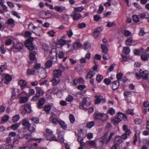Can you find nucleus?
Masks as SVG:
<instances>
[{
    "label": "nucleus",
    "instance_id": "nucleus-21",
    "mask_svg": "<svg viewBox=\"0 0 149 149\" xmlns=\"http://www.w3.org/2000/svg\"><path fill=\"white\" fill-rule=\"evenodd\" d=\"M119 82L116 81L112 82V88L113 90L117 89L119 86Z\"/></svg>",
    "mask_w": 149,
    "mask_h": 149
},
{
    "label": "nucleus",
    "instance_id": "nucleus-11",
    "mask_svg": "<svg viewBox=\"0 0 149 149\" xmlns=\"http://www.w3.org/2000/svg\"><path fill=\"white\" fill-rule=\"evenodd\" d=\"M71 16L74 21L78 20L81 17V15L79 13L76 12H73L72 14H71Z\"/></svg>",
    "mask_w": 149,
    "mask_h": 149
},
{
    "label": "nucleus",
    "instance_id": "nucleus-18",
    "mask_svg": "<svg viewBox=\"0 0 149 149\" xmlns=\"http://www.w3.org/2000/svg\"><path fill=\"white\" fill-rule=\"evenodd\" d=\"M95 72L90 71L87 74L86 76V79H91L95 74Z\"/></svg>",
    "mask_w": 149,
    "mask_h": 149
},
{
    "label": "nucleus",
    "instance_id": "nucleus-14",
    "mask_svg": "<svg viewBox=\"0 0 149 149\" xmlns=\"http://www.w3.org/2000/svg\"><path fill=\"white\" fill-rule=\"evenodd\" d=\"M53 73L54 77L58 78L61 75L62 72L60 70H56L53 71Z\"/></svg>",
    "mask_w": 149,
    "mask_h": 149
},
{
    "label": "nucleus",
    "instance_id": "nucleus-60",
    "mask_svg": "<svg viewBox=\"0 0 149 149\" xmlns=\"http://www.w3.org/2000/svg\"><path fill=\"white\" fill-rule=\"evenodd\" d=\"M118 115H120L121 116V117H122V118L123 120L124 121H126L127 120V117L124 114H123L121 112H118Z\"/></svg>",
    "mask_w": 149,
    "mask_h": 149
},
{
    "label": "nucleus",
    "instance_id": "nucleus-31",
    "mask_svg": "<svg viewBox=\"0 0 149 149\" xmlns=\"http://www.w3.org/2000/svg\"><path fill=\"white\" fill-rule=\"evenodd\" d=\"M28 98L26 97H22L20 98L19 101L21 103H24L26 102Z\"/></svg>",
    "mask_w": 149,
    "mask_h": 149
},
{
    "label": "nucleus",
    "instance_id": "nucleus-41",
    "mask_svg": "<svg viewBox=\"0 0 149 149\" xmlns=\"http://www.w3.org/2000/svg\"><path fill=\"white\" fill-rule=\"evenodd\" d=\"M95 125V122L93 121L88 122L87 123L86 126L88 128H91Z\"/></svg>",
    "mask_w": 149,
    "mask_h": 149
},
{
    "label": "nucleus",
    "instance_id": "nucleus-9",
    "mask_svg": "<svg viewBox=\"0 0 149 149\" xmlns=\"http://www.w3.org/2000/svg\"><path fill=\"white\" fill-rule=\"evenodd\" d=\"M139 73L141 75L144 79H146L148 76V72L146 70H142L141 69L139 70Z\"/></svg>",
    "mask_w": 149,
    "mask_h": 149
},
{
    "label": "nucleus",
    "instance_id": "nucleus-64",
    "mask_svg": "<svg viewBox=\"0 0 149 149\" xmlns=\"http://www.w3.org/2000/svg\"><path fill=\"white\" fill-rule=\"evenodd\" d=\"M5 79L8 82L10 81L12 79V77L8 74H7L5 76Z\"/></svg>",
    "mask_w": 149,
    "mask_h": 149
},
{
    "label": "nucleus",
    "instance_id": "nucleus-34",
    "mask_svg": "<svg viewBox=\"0 0 149 149\" xmlns=\"http://www.w3.org/2000/svg\"><path fill=\"white\" fill-rule=\"evenodd\" d=\"M108 118V116L105 114L101 113V120L103 121L106 120Z\"/></svg>",
    "mask_w": 149,
    "mask_h": 149
},
{
    "label": "nucleus",
    "instance_id": "nucleus-27",
    "mask_svg": "<svg viewBox=\"0 0 149 149\" xmlns=\"http://www.w3.org/2000/svg\"><path fill=\"white\" fill-rule=\"evenodd\" d=\"M44 93V91L41 88H38L36 89V94L39 97L40 96L42 95Z\"/></svg>",
    "mask_w": 149,
    "mask_h": 149
},
{
    "label": "nucleus",
    "instance_id": "nucleus-46",
    "mask_svg": "<svg viewBox=\"0 0 149 149\" xmlns=\"http://www.w3.org/2000/svg\"><path fill=\"white\" fill-rule=\"evenodd\" d=\"M22 124L24 126L28 127L30 123L28 121L26 120H23L22 121Z\"/></svg>",
    "mask_w": 149,
    "mask_h": 149
},
{
    "label": "nucleus",
    "instance_id": "nucleus-7",
    "mask_svg": "<svg viewBox=\"0 0 149 149\" xmlns=\"http://www.w3.org/2000/svg\"><path fill=\"white\" fill-rule=\"evenodd\" d=\"M50 57L52 59H54L57 57V52L56 48H53L52 49L49 53Z\"/></svg>",
    "mask_w": 149,
    "mask_h": 149
},
{
    "label": "nucleus",
    "instance_id": "nucleus-35",
    "mask_svg": "<svg viewBox=\"0 0 149 149\" xmlns=\"http://www.w3.org/2000/svg\"><path fill=\"white\" fill-rule=\"evenodd\" d=\"M84 9V8L82 6L74 8V11L73 12H80Z\"/></svg>",
    "mask_w": 149,
    "mask_h": 149
},
{
    "label": "nucleus",
    "instance_id": "nucleus-45",
    "mask_svg": "<svg viewBox=\"0 0 149 149\" xmlns=\"http://www.w3.org/2000/svg\"><path fill=\"white\" fill-rule=\"evenodd\" d=\"M50 121L52 123L54 124H57L58 123H59L58 120L56 118H53L52 119H49Z\"/></svg>",
    "mask_w": 149,
    "mask_h": 149
},
{
    "label": "nucleus",
    "instance_id": "nucleus-29",
    "mask_svg": "<svg viewBox=\"0 0 149 149\" xmlns=\"http://www.w3.org/2000/svg\"><path fill=\"white\" fill-rule=\"evenodd\" d=\"M82 44L79 42H76L73 45V47L75 50L78 49V48L81 47Z\"/></svg>",
    "mask_w": 149,
    "mask_h": 149
},
{
    "label": "nucleus",
    "instance_id": "nucleus-10",
    "mask_svg": "<svg viewBox=\"0 0 149 149\" xmlns=\"http://www.w3.org/2000/svg\"><path fill=\"white\" fill-rule=\"evenodd\" d=\"M45 102V99L44 98H40L37 103V108L39 109H41L42 106L44 104Z\"/></svg>",
    "mask_w": 149,
    "mask_h": 149
},
{
    "label": "nucleus",
    "instance_id": "nucleus-48",
    "mask_svg": "<svg viewBox=\"0 0 149 149\" xmlns=\"http://www.w3.org/2000/svg\"><path fill=\"white\" fill-rule=\"evenodd\" d=\"M115 111L112 108H110L108 110V113L111 115H113L115 113Z\"/></svg>",
    "mask_w": 149,
    "mask_h": 149
},
{
    "label": "nucleus",
    "instance_id": "nucleus-54",
    "mask_svg": "<svg viewBox=\"0 0 149 149\" xmlns=\"http://www.w3.org/2000/svg\"><path fill=\"white\" fill-rule=\"evenodd\" d=\"M52 62L51 60H48L47 61L46 63V67L47 68H49L52 65Z\"/></svg>",
    "mask_w": 149,
    "mask_h": 149
},
{
    "label": "nucleus",
    "instance_id": "nucleus-19",
    "mask_svg": "<svg viewBox=\"0 0 149 149\" xmlns=\"http://www.w3.org/2000/svg\"><path fill=\"white\" fill-rule=\"evenodd\" d=\"M24 109L26 112L27 113H30L31 112V108L30 105L26 104L24 105Z\"/></svg>",
    "mask_w": 149,
    "mask_h": 149
},
{
    "label": "nucleus",
    "instance_id": "nucleus-15",
    "mask_svg": "<svg viewBox=\"0 0 149 149\" xmlns=\"http://www.w3.org/2000/svg\"><path fill=\"white\" fill-rule=\"evenodd\" d=\"M23 44L20 43L18 42L15 45L13 46V48L18 50H19L22 49L23 47Z\"/></svg>",
    "mask_w": 149,
    "mask_h": 149
},
{
    "label": "nucleus",
    "instance_id": "nucleus-61",
    "mask_svg": "<svg viewBox=\"0 0 149 149\" xmlns=\"http://www.w3.org/2000/svg\"><path fill=\"white\" fill-rule=\"evenodd\" d=\"M133 20L135 22H139V19L138 16L136 15H134L132 16Z\"/></svg>",
    "mask_w": 149,
    "mask_h": 149
},
{
    "label": "nucleus",
    "instance_id": "nucleus-52",
    "mask_svg": "<svg viewBox=\"0 0 149 149\" xmlns=\"http://www.w3.org/2000/svg\"><path fill=\"white\" fill-rule=\"evenodd\" d=\"M123 52L126 54H127L130 52V49L128 47H124L123 49Z\"/></svg>",
    "mask_w": 149,
    "mask_h": 149
},
{
    "label": "nucleus",
    "instance_id": "nucleus-55",
    "mask_svg": "<svg viewBox=\"0 0 149 149\" xmlns=\"http://www.w3.org/2000/svg\"><path fill=\"white\" fill-rule=\"evenodd\" d=\"M88 143L90 146H94L95 147L97 146L95 144V142L94 141V140H91L89 141H88Z\"/></svg>",
    "mask_w": 149,
    "mask_h": 149
},
{
    "label": "nucleus",
    "instance_id": "nucleus-5",
    "mask_svg": "<svg viewBox=\"0 0 149 149\" xmlns=\"http://www.w3.org/2000/svg\"><path fill=\"white\" fill-rule=\"evenodd\" d=\"M38 72L40 77L42 79H45L46 77L47 74L45 69L41 68L39 69Z\"/></svg>",
    "mask_w": 149,
    "mask_h": 149
},
{
    "label": "nucleus",
    "instance_id": "nucleus-1",
    "mask_svg": "<svg viewBox=\"0 0 149 149\" xmlns=\"http://www.w3.org/2000/svg\"><path fill=\"white\" fill-rule=\"evenodd\" d=\"M91 99L88 97H83L82 100L79 104V107L80 109L84 110H87V109L84 107L85 105L87 107L89 106L91 103Z\"/></svg>",
    "mask_w": 149,
    "mask_h": 149
},
{
    "label": "nucleus",
    "instance_id": "nucleus-30",
    "mask_svg": "<svg viewBox=\"0 0 149 149\" xmlns=\"http://www.w3.org/2000/svg\"><path fill=\"white\" fill-rule=\"evenodd\" d=\"M58 78H57L54 77L53 78L52 80V81L53 82L52 85L53 86H56L60 82V80Z\"/></svg>",
    "mask_w": 149,
    "mask_h": 149
},
{
    "label": "nucleus",
    "instance_id": "nucleus-24",
    "mask_svg": "<svg viewBox=\"0 0 149 149\" xmlns=\"http://www.w3.org/2000/svg\"><path fill=\"white\" fill-rule=\"evenodd\" d=\"M59 124L61 127L64 130H65L67 127V125L65 123L63 120L59 121Z\"/></svg>",
    "mask_w": 149,
    "mask_h": 149
},
{
    "label": "nucleus",
    "instance_id": "nucleus-12",
    "mask_svg": "<svg viewBox=\"0 0 149 149\" xmlns=\"http://www.w3.org/2000/svg\"><path fill=\"white\" fill-rule=\"evenodd\" d=\"M110 140H100L99 143L100 144L99 147H97V149H100L103 145L106 146L110 142Z\"/></svg>",
    "mask_w": 149,
    "mask_h": 149
},
{
    "label": "nucleus",
    "instance_id": "nucleus-38",
    "mask_svg": "<svg viewBox=\"0 0 149 149\" xmlns=\"http://www.w3.org/2000/svg\"><path fill=\"white\" fill-rule=\"evenodd\" d=\"M107 46H106L105 45L102 44H101V48L103 53H107L108 49L107 47Z\"/></svg>",
    "mask_w": 149,
    "mask_h": 149
},
{
    "label": "nucleus",
    "instance_id": "nucleus-16",
    "mask_svg": "<svg viewBox=\"0 0 149 149\" xmlns=\"http://www.w3.org/2000/svg\"><path fill=\"white\" fill-rule=\"evenodd\" d=\"M100 28L99 27H98L95 29L93 32V35L94 37L96 38L98 37L100 34Z\"/></svg>",
    "mask_w": 149,
    "mask_h": 149
},
{
    "label": "nucleus",
    "instance_id": "nucleus-58",
    "mask_svg": "<svg viewBox=\"0 0 149 149\" xmlns=\"http://www.w3.org/2000/svg\"><path fill=\"white\" fill-rule=\"evenodd\" d=\"M103 58L105 60H107L109 59V56L107 53H104L103 56Z\"/></svg>",
    "mask_w": 149,
    "mask_h": 149
},
{
    "label": "nucleus",
    "instance_id": "nucleus-49",
    "mask_svg": "<svg viewBox=\"0 0 149 149\" xmlns=\"http://www.w3.org/2000/svg\"><path fill=\"white\" fill-rule=\"evenodd\" d=\"M103 79V77L102 75L99 74L97 75L96 79L98 82H100Z\"/></svg>",
    "mask_w": 149,
    "mask_h": 149
},
{
    "label": "nucleus",
    "instance_id": "nucleus-2",
    "mask_svg": "<svg viewBox=\"0 0 149 149\" xmlns=\"http://www.w3.org/2000/svg\"><path fill=\"white\" fill-rule=\"evenodd\" d=\"M33 40V38L32 37H30L29 38L26 40L25 43L26 47L29 50H32L34 49V46L32 43Z\"/></svg>",
    "mask_w": 149,
    "mask_h": 149
},
{
    "label": "nucleus",
    "instance_id": "nucleus-56",
    "mask_svg": "<svg viewBox=\"0 0 149 149\" xmlns=\"http://www.w3.org/2000/svg\"><path fill=\"white\" fill-rule=\"evenodd\" d=\"M19 125V123L14 124L11 126V128L14 130H16L17 129Z\"/></svg>",
    "mask_w": 149,
    "mask_h": 149
},
{
    "label": "nucleus",
    "instance_id": "nucleus-20",
    "mask_svg": "<svg viewBox=\"0 0 149 149\" xmlns=\"http://www.w3.org/2000/svg\"><path fill=\"white\" fill-rule=\"evenodd\" d=\"M36 54V52L35 51L31 52L29 56L30 59L32 60H35L36 58L35 56Z\"/></svg>",
    "mask_w": 149,
    "mask_h": 149
},
{
    "label": "nucleus",
    "instance_id": "nucleus-26",
    "mask_svg": "<svg viewBox=\"0 0 149 149\" xmlns=\"http://www.w3.org/2000/svg\"><path fill=\"white\" fill-rule=\"evenodd\" d=\"M18 84L21 87H25L26 85L27 82L24 80H21L19 81Z\"/></svg>",
    "mask_w": 149,
    "mask_h": 149
},
{
    "label": "nucleus",
    "instance_id": "nucleus-51",
    "mask_svg": "<svg viewBox=\"0 0 149 149\" xmlns=\"http://www.w3.org/2000/svg\"><path fill=\"white\" fill-rule=\"evenodd\" d=\"M84 45L85 47V50H88L91 48V45L88 42H86V43H84Z\"/></svg>",
    "mask_w": 149,
    "mask_h": 149
},
{
    "label": "nucleus",
    "instance_id": "nucleus-3",
    "mask_svg": "<svg viewBox=\"0 0 149 149\" xmlns=\"http://www.w3.org/2000/svg\"><path fill=\"white\" fill-rule=\"evenodd\" d=\"M33 40V38L32 37H30L29 38L26 40L25 43L26 47L29 50H32L34 49V46L32 43Z\"/></svg>",
    "mask_w": 149,
    "mask_h": 149
},
{
    "label": "nucleus",
    "instance_id": "nucleus-25",
    "mask_svg": "<svg viewBox=\"0 0 149 149\" xmlns=\"http://www.w3.org/2000/svg\"><path fill=\"white\" fill-rule=\"evenodd\" d=\"M96 99L95 100V104H98L101 102V100L102 99V96H95Z\"/></svg>",
    "mask_w": 149,
    "mask_h": 149
},
{
    "label": "nucleus",
    "instance_id": "nucleus-43",
    "mask_svg": "<svg viewBox=\"0 0 149 149\" xmlns=\"http://www.w3.org/2000/svg\"><path fill=\"white\" fill-rule=\"evenodd\" d=\"M84 82V81L82 78H80L79 79H75L74 81V84L76 85L77 84V82H79L80 83H83Z\"/></svg>",
    "mask_w": 149,
    "mask_h": 149
},
{
    "label": "nucleus",
    "instance_id": "nucleus-17",
    "mask_svg": "<svg viewBox=\"0 0 149 149\" xmlns=\"http://www.w3.org/2000/svg\"><path fill=\"white\" fill-rule=\"evenodd\" d=\"M131 133L130 130H127L126 131L125 133L121 136L120 139H126L127 137L128 136H129Z\"/></svg>",
    "mask_w": 149,
    "mask_h": 149
},
{
    "label": "nucleus",
    "instance_id": "nucleus-28",
    "mask_svg": "<svg viewBox=\"0 0 149 149\" xmlns=\"http://www.w3.org/2000/svg\"><path fill=\"white\" fill-rule=\"evenodd\" d=\"M42 15V17L43 18H47L51 16V14L50 13L47 12H43L41 13V15Z\"/></svg>",
    "mask_w": 149,
    "mask_h": 149
},
{
    "label": "nucleus",
    "instance_id": "nucleus-53",
    "mask_svg": "<svg viewBox=\"0 0 149 149\" xmlns=\"http://www.w3.org/2000/svg\"><path fill=\"white\" fill-rule=\"evenodd\" d=\"M31 120L33 123L35 124H38L39 122V119L36 117L31 118Z\"/></svg>",
    "mask_w": 149,
    "mask_h": 149
},
{
    "label": "nucleus",
    "instance_id": "nucleus-32",
    "mask_svg": "<svg viewBox=\"0 0 149 149\" xmlns=\"http://www.w3.org/2000/svg\"><path fill=\"white\" fill-rule=\"evenodd\" d=\"M139 17L142 19L148 18L149 17L148 14L147 13H140L139 15Z\"/></svg>",
    "mask_w": 149,
    "mask_h": 149
},
{
    "label": "nucleus",
    "instance_id": "nucleus-50",
    "mask_svg": "<svg viewBox=\"0 0 149 149\" xmlns=\"http://www.w3.org/2000/svg\"><path fill=\"white\" fill-rule=\"evenodd\" d=\"M66 43V41L62 39H60L58 42V45H63Z\"/></svg>",
    "mask_w": 149,
    "mask_h": 149
},
{
    "label": "nucleus",
    "instance_id": "nucleus-57",
    "mask_svg": "<svg viewBox=\"0 0 149 149\" xmlns=\"http://www.w3.org/2000/svg\"><path fill=\"white\" fill-rule=\"evenodd\" d=\"M93 18L95 21L98 22L101 19V17L99 15H97L94 16Z\"/></svg>",
    "mask_w": 149,
    "mask_h": 149
},
{
    "label": "nucleus",
    "instance_id": "nucleus-36",
    "mask_svg": "<svg viewBox=\"0 0 149 149\" xmlns=\"http://www.w3.org/2000/svg\"><path fill=\"white\" fill-rule=\"evenodd\" d=\"M77 141L80 143V146L78 149H84L85 146V144L83 142V140Z\"/></svg>",
    "mask_w": 149,
    "mask_h": 149
},
{
    "label": "nucleus",
    "instance_id": "nucleus-44",
    "mask_svg": "<svg viewBox=\"0 0 149 149\" xmlns=\"http://www.w3.org/2000/svg\"><path fill=\"white\" fill-rule=\"evenodd\" d=\"M51 109V106L49 105H46L45 106L44 110L47 112V113H49V112Z\"/></svg>",
    "mask_w": 149,
    "mask_h": 149
},
{
    "label": "nucleus",
    "instance_id": "nucleus-59",
    "mask_svg": "<svg viewBox=\"0 0 149 149\" xmlns=\"http://www.w3.org/2000/svg\"><path fill=\"white\" fill-rule=\"evenodd\" d=\"M73 100V97L70 95H68L67 96V97L66 98V101L70 102H71Z\"/></svg>",
    "mask_w": 149,
    "mask_h": 149
},
{
    "label": "nucleus",
    "instance_id": "nucleus-63",
    "mask_svg": "<svg viewBox=\"0 0 149 149\" xmlns=\"http://www.w3.org/2000/svg\"><path fill=\"white\" fill-rule=\"evenodd\" d=\"M6 65L5 64L1 65L0 67V71L2 72L3 71L6 69Z\"/></svg>",
    "mask_w": 149,
    "mask_h": 149
},
{
    "label": "nucleus",
    "instance_id": "nucleus-4",
    "mask_svg": "<svg viewBox=\"0 0 149 149\" xmlns=\"http://www.w3.org/2000/svg\"><path fill=\"white\" fill-rule=\"evenodd\" d=\"M123 140H114L113 145L111 149H120V146H121Z\"/></svg>",
    "mask_w": 149,
    "mask_h": 149
},
{
    "label": "nucleus",
    "instance_id": "nucleus-37",
    "mask_svg": "<svg viewBox=\"0 0 149 149\" xmlns=\"http://www.w3.org/2000/svg\"><path fill=\"white\" fill-rule=\"evenodd\" d=\"M7 23L8 24L11 25L12 27L15 26V21L12 18H10L8 19Z\"/></svg>",
    "mask_w": 149,
    "mask_h": 149
},
{
    "label": "nucleus",
    "instance_id": "nucleus-62",
    "mask_svg": "<svg viewBox=\"0 0 149 149\" xmlns=\"http://www.w3.org/2000/svg\"><path fill=\"white\" fill-rule=\"evenodd\" d=\"M132 39L129 38L127 39L125 41V43L127 45H130L132 43Z\"/></svg>",
    "mask_w": 149,
    "mask_h": 149
},
{
    "label": "nucleus",
    "instance_id": "nucleus-6",
    "mask_svg": "<svg viewBox=\"0 0 149 149\" xmlns=\"http://www.w3.org/2000/svg\"><path fill=\"white\" fill-rule=\"evenodd\" d=\"M7 141L6 144H3L0 147V149H13V146L11 144L8 143L11 140H6Z\"/></svg>",
    "mask_w": 149,
    "mask_h": 149
},
{
    "label": "nucleus",
    "instance_id": "nucleus-22",
    "mask_svg": "<svg viewBox=\"0 0 149 149\" xmlns=\"http://www.w3.org/2000/svg\"><path fill=\"white\" fill-rule=\"evenodd\" d=\"M54 9L58 12H62L63 10H65V7L55 6L54 7Z\"/></svg>",
    "mask_w": 149,
    "mask_h": 149
},
{
    "label": "nucleus",
    "instance_id": "nucleus-42",
    "mask_svg": "<svg viewBox=\"0 0 149 149\" xmlns=\"http://www.w3.org/2000/svg\"><path fill=\"white\" fill-rule=\"evenodd\" d=\"M31 136L30 134H26L24 136V138L25 139H29V140H41V138L31 139Z\"/></svg>",
    "mask_w": 149,
    "mask_h": 149
},
{
    "label": "nucleus",
    "instance_id": "nucleus-8",
    "mask_svg": "<svg viewBox=\"0 0 149 149\" xmlns=\"http://www.w3.org/2000/svg\"><path fill=\"white\" fill-rule=\"evenodd\" d=\"M121 121V116L118 115L116 116L112 119V121L113 125H115Z\"/></svg>",
    "mask_w": 149,
    "mask_h": 149
},
{
    "label": "nucleus",
    "instance_id": "nucleus-40",
    "mask_svg": "<svg viewBox=\"0 0 149 149\" xmlns=\"http://www.w3.org/2000/svg\"><path fill=\"white\" fill-rule=\"evenodd\" d=\"M19 116L18 115H16L13 117L12 121L13 122L16 123L19 120Z\"/></svg>",
    "mask_w": 149,
    "mask_h": 149
},
{
    "label": "nucleus",
    "instance_id": "nucleus-47",
    "mask_svg": "<svg viewBox=\"0 0 149 149\" xmlns=\"http://www.w3.org/2000/svg\"><path fill=\"white\" fill-rule=\"evenodd\" d=\"M35 70L33 68L31 70L28 69L27 70V74L29 75L34 74H35Z\"/></svg>",
    "mask_w": 149,
    "mask_h": 149
},
{
    "label": "nucleus",
    "instance_id": "nucleus-33",
    "mask_svg": "<svg viewBox=\"0 0 149 149\" xmlns=\"http://www.w3.org/2000/svg\"><path fill=\"white\" fill-rule=\"evenodd\" d=\"M94 118L95 120H101V113H95L93 114Z\"/></svg>",
    "mask_w": 149,
    "mask_h": 149
},
{
    "label": "nucleus",
    "instance_id": "nucleus-13",
    "mask_svg": "<svg viewBox=\"0 0 149 149\" xmlns=\"http://www.w3.org/2000/svg\"><path fill=\"white\" fill-rule=\"evenodd\" d=\"M79 131L77 140H83L86 137V135L83 133L82 129H80Z\"/></svg>",
    "mask_w": 149,
    "mask_h": 149
},
{
    "label": "nucleus",
    "instance_id": "nucleus-23",
    "mask_svg": "<svg viewBox=\"0 0 149 149\" xmlns=\"http://www.w3.org/2000/svg\"><path fill=\"white\" fill-rule=\"evenodd\" d=\"M36 129V125L34 124H30L27 127V129L30 132L34 131Z\"/></svg>",
    "mask_w": 149,
    "mask_h": 149
},
{
    "label": "nucleus",
    "instance_id": "nucleus-39",
    "mask_svg": "<svg viewBox=\"0 0 149 149\" xmlns=\"http://www.w3.org/2000/svg\"><path fill=\"white\" fill-rule=\"evenodd\" d=\"M69 117L70 122L71 123H74L75 121V119L73 115L72 114H70L69 115Z\"/></svg>",
    "mask_w": 149,
    "mask_h": 149
}]
</instances>
